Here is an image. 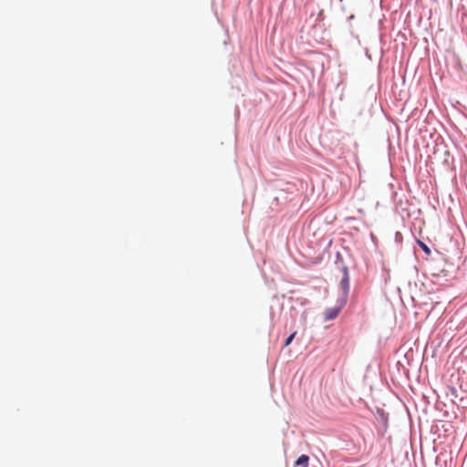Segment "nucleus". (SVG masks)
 I'll list each match as a JSON object with an SVG mask.
<instances>
[{
    "instance_id": "1",
    "label": "nucleus",
    "mask_w": 467,
    "mask_h": 467,
    "mask_svg": "<svg viewBox=\"0 0 467 467\" xmlns=\"http://www.w3.org/2000/svg\"><path fill=\"white\" fill-rule=\"evenodd\" d=\"M375 418L379 424L378 432L383 436L389 428V413L381 408H377Z\"/></svg>"
},
{
    "instance_id": "2",
    "label": "nucleus",
    "mask_w": 467,
    "mask_h": 467,
    "mask_svg": "<svg viewBox=\"0 0 467 467\" xmlns=\"http://www.w3.org/2000/svg\"><path fill=\"white\" fill-rule=\"evenodd\" d=\"M346 303H347V300L344 299V297H338L337 300V306H335L333 307L326 308V310L324 312V320L330 321V320L335 319L338 316L339 312L341 311L343 306L346 305Z\"/></svg>"
},
{
    "instance_id": "3",
    "label": "nucleus",
    "mask_w": 467,
    "mask_h": 467,
    "mask_svg": "<svg viewBox=\"0 0 467 467\" xmlns=\"http://www.w3.org/2000/svg\"><path fill=\"white\" fill-rule=\"evenodd\" d=\"M349 275H345L342 276L339 282V287L342 291V294L339 297H344L348 301V294H349Z\"/></svg>"
},
{
    "instance_id": "4",
    "label": "nucleus",
    "mask_w": 467,
    "mask_h": 467,
    "mask_svg": "<svg viewBox=\"0 0 467 467\" xmlns=\"http://www.w3.org/2000/svg\"><path fill=\"white\" fill-rule=\"evenodd\" d=\"M309 457L306 454H301L296 461L295 465L298 467H308Z\"/></svg>"
},
{
    "instance_id": "5",
    "label": "nucleus",
    "mask_w": 467,
    "mask_h": 467,
    "mask_svg": "<svg viewBox=\"0 0 467 467\" xmlns=\"http://www.w3.org/2000/svg\"><path fill=\"white\" fill-rule=\"evenodd\" d=\"M417 244H419V246L420 247V249L427 254V255H431V248L421 240H417Z\"/></svg>"
},
{
    "instance_id": "6",
    "label": "nucleus",
    "mask_w": 467,
    "mask_h": 467,
    "mask_svg": "<svg viewBox=\"0 0 467 467\" xmlns=\"http://www.w3.org/2000/svg\"><path fill=\"white\" fill-rule=\"evenodd\" d=\"M344 264H345V262H344L342 254L339 252H337L336 255H335L336 267L337 268V267H339L340 265H344Z\"/></svg>"
},
{
    "instance_id": "7",
    "label": "nucleus",
    "mask_w": 467,
    "mask_h": 467,
    "mask_svg": "<svg viewBox=\"0 0 467 467\" xmlns=\"http://www.w3.org/2000/svg\"><path fill=\"white\" fill-rule=\"evenodd\" d=\"M296 335V332L291 333L285 340L284 347H288L292 341L294 340L295 337Z\"/></svg>"
},
{
    "instance_id": "8",
    "label": "nucleus",
    "mask_w": 467,
    "mask_h": 467,
    "mask_svg": "<svg viewBox=\"0 0 467 467\" xmlns=\"http://www.w3.org/2000/svg\"><path fill=\"white\" fill-rule=\"evenodd\" d=\"M337 269L341 272L342 276H345V275H349L348 267L347 266L346 264L340 265L339 267H337Z\"/></svg>"
},
{
    "instance_id": "9",
    "label": "nucleus",
    "mask_w": 467,
    "mask_h": 467,
    "mask_svg": "<svg viewBox=\"0 0 467 467\" xmlns=\"http://www.w3.org/2000/svg\"><path fill=\"white\" fill-rule=\"evenodd\" d=\"M402 240H403V236H402L401 233L396 232L395 233V243L398 244H401Z\"/></svg>"
}]
</instances>
